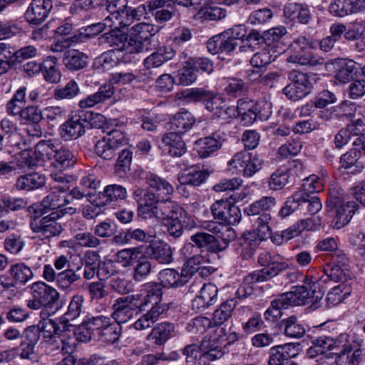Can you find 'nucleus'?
<instances>
[{
	"label": "nucleus",
	"instance_id": "obj_1",
	"mask_svg": "<svg viewBox=\"0 0 365 365\" xmlns=\"http://www.w3.org/2000/svg\"><path fill=\"white\" fill-rule=\"evenodd\" d=\"M144 290L146 294H133L139 297V303L141 307V311H145L148 305H152L145 314H143L133 324V327L136 330H144L150 328L155 323L159 317L168 310V304H160L163 287L162 284L158 282H148L143 284Z\"/></svg>",
	"mask_w": 365,
	"mask_h": 365
},
{
	"label": "nucleus",
	"instance_id": "obj_2",
	"mask_svg": "<svg viewBox=\"0 0 365 365\" xmlns=\"http://www.w3.org/2000/svg\"><path fill=\"white\" fill-rule=\"evenodd\" d=\"M186 365H208L209 361L220 359L224 355L218 339L205 338L200 345L191 344L182 349Z\"/></svg>",
	"mask_w": 365,
	"mask_h": 365
},
{
	"label": "nucleus",
	"instance_id": "obj_3",
	"mask_svg": "<svg viewBox=\"0 0 365 365\" xmlns=\"http://www.w3.org/2000/svg\"><path fill=\"white\" fill-rule=\"evenodd\" d=\"M257 262L263 268L249 273L247 281L251 282H267L288 268L287 263L283 261L281 255L265 250L259 254Z\"/></svg>",
	"mask_w": 365,
	"mask_h": 365
},
{
	"label": "nucleus",
	"instance_id": "obj_4",
	"mask_svg": "<svg viewBox=\"0 0 365 365\" xmlns=\"http://www.w3.org/2000/svg\"><path fill=\"white\" fill-rule=\"evenodd\" d=\"M287 61L299 66L322 65L324 58H318L312 51L311 41L305 36H298L290 45Z\"/></svg>",
	"mask_w": 365,
	"mask_h": 365
},
{
	"label": "nucleus",
	"instance_id": "obj_5",
	"mask_svg": "<svg viewBox=\"0 0 365 365\" xmlns=\"http://www.w3.org/2000/svg\"><path fill=\"white\" fill-rule=\"evenodd\" d=\"M276 205V200L272 196H264L247 205L244 212L249 216L259 215L256 220L257 229L263 235L271 232L269 223L271 220L270 212Z\"/></svg>",
	"mask_w": 365,
	"mask_h": 365
},
{
	"label": "nucleus",
	"instance_id": "obj_6",
	"mask_svg": "<svg viewBox=\"0 0 365 365\" xmlns=\"http://www.w3.org/2000/svg\"><path fill=\"white\" fill-rule=\"evenodd\" d=\"M240 26H235L219 35L214 36L207 42V48L212 54L230 53L239 45V41L244 37L240 35Z\"/></svg>",
	"mask_w": 365,
	"mask_h": 365
},
{
	"label": "nucleus",
	"instance_id": "obj_7",
	"mask_svg": "<svg viewBox=\"0 0 365 365\" xmlns=\"http://www.w3.org/2000/svg\"><path fill=\"white\" fill-rule=\"evenodd\" d=\"M228 165L242 173L244 177L250 178L262 168L264 159L257 153L242 150L233 155Z\"/></svg>",
	"mask_w": 365,
	"mask_h": 365
},
{
	"label": "nucleus",
	"instance_id": "obj_8",
	"mask_svg": "<svg viewBox=\"0 0 365 365\" xmlns=\"http://www.w3.org/2000/svg\"><path fill=\"white\" fill-rule=\"evenodd\" d=\"M327 208L331 215L335 217V227L338 229L349 222L358 209L354 201L344 202L341 197L331 195L327 200Z\"/></svg>",
	"mask_w": 365,
	"mask_h": 365
},
{
	"label": "nucleus",
	"instance_id": "obj_9",
	"mask_svg": "<svg viewBox=\"0 0 365 365\" xmlns=\"http://www.w3.org/2000/svg\"><path fill=\"white\" fill-rule=\"evenodd\" d=\"M138 302L139 297L133 294L118 298L113 304V319L119 324H124L143 312Z\"/></svg>",
	"mask_w": 365,
	"mask_h": 365
},
{
	"label": "nucleus",
	"instance_id": "obj_10",
	"mask_svg": "<svg viewBox=\"0 0 365 365\" xmlns=\"http://www.w3.org/2000/svg\"><path fill=\"white\" fill-rule=\"evenodd\" d=\"M158 31L155 26L145 22L138 23L130 28V38L136 53L153 49V37Z\"/></svg>",
	"mask_w": 365,
	"mask_h": 365
},
{
	"label": "nucleus",
	"instance_id": "obj_11",
	"mask_svg": "<svg viewBox=\"0 0 365 365\" xmlns=\"http://www.w3.org/2000/svg\"><path fill=\"white\" fill-rule=\"evenodd\" d=\"M28 289L32 294V297L43 305V310H44V312H46L48 308L52 309L54 306H56V310L53 312V314H54L64 304L61 302L60 305L58 304L61 297L60 293L56 289L47 285L44 282H35L26 288V289Z\"/></svg>",
	"mask_w": 365,
	"mask_h": 365
},
{
	"label": "nucleus",
	"instance_id": "obj_12",
	"mask_svg": "<svg viewBox=\"0 0 365 365\" xmlns=\"http://www.w3.org/2000/svg\"><path fill=\"white\" fill-rule=\"evenodd\" d=\"M58 146L52 140H41L35 145L34 150L24 148V166L34 168L41 161L52 162Z\"/></svg>",
	"mask_w": 365,
	"mask_h": 365
},
{
	"label": "nucleus",
	"instance_id": "obj_13",
	"mask_svg": "<svg viewBox=\"0 0 365 365\" xmlns=\"http://www.w3.org/2000/svg\"><path fill=\"white\" fill-rule=\"evenodd\" d=\"M211 212L214 219L225 225H237L242 217L239 207L225 200L215 201L211 206Z\"/></svg>",
	"mask_w": 365,
	"mask_h": 365
},
{
	"label": "nucleus",
	"instance_id": "obj_14",
	"mask_svg": "<svg viewBox=\"0 0 365 365\" xmlns=\"http://www.w3.org/2000/svg\"><path fill=\"white\" fill-rule=\"evenodd\" d=\"M120 29L112 28L110 31L100 36L97 41L99 45L108 44L114 51H123L126 53H136L133 43L128 34Z\"/></svg>",
	"mask_w": 365,
	"mask_h": 365
},
{
	"label": "nucleus",
	"instance_id": "obj_15",
	"mask_svg": "<svg viewBox=\"0 0 365 365\" xmlns=\"http://www.w3.org/2000/svg\"><path fill=\"white\" fill-rule=\"evenodd\" d=\"M69 189V186L63 185L54 186L53 190L45 197L41 203H35L29 206V210L36 213L43 212L44 214L50 210H55L66 206L64 195Z\"/></svg>",
	"mask_w": 365,
	"mask_h": 365
},
{
	"label": "nucleus",
	"instance_id": "obj_16",
	"mask_svg": "<svg viewBox=\"0 0 365 365\" xmlns=\"http://www.w3.org/2000/svg\"><path fill=\"white\" fill-rule=\"evenodd\" d=\"M207 95L204 105L214 116L225 120L236 117L235 107L227 106L225 98L222 94L208 91Z\"/></svg>",
	"mask_w": 365,
	"mask_h": 365
},
{
	"label": "nucleus",
	"instance_id": "obj_17",
	"mask_svg": "<svg viewBox=\"0 0 365 365\" xmlns=\"http://www.w3.org/2000/svg\"><path fill=\"white\" fill-rule=\"evenodd\" d=\"M300 351L299 343H287L272 346L269 349L268 365H283L296 357Z\"/></svg>",
	"mask_w": 365,
	"mask_h": 365
},
{
	"label": "nucleus",
	"instance_id": "obj_18",
	"mask_svg": "<svg viewBox=\"0 0 365 365\" xmlns=\"http://www.w3.org/2000/svg\"><path fill=\"white\" fill-rule=\"evenodd\" d=\"M175 53V51L170 46L160 47L156 51L148 56L143 61L145 68V78L143 81L148 79H153L151 76L152 72L150 69L155 68L161 66L165 62L171 60Z\"/></svg>",
	"mask_w": 365,
	"mask_h": 365
},
{
	"label": "nucleus",
	"instance_id": "obj_19",
	"mask_svg": "<svg viewBox=\"0 0 365 365\" xmlns=\"http://www.w3.org/2000/svg\"><path fill=\"white\" fill-rule=\"evenodd\" d=\"M40 335L41 329L38 326L31 325L24 330V344H27V349L24 348V365H38L39 356L34 349Z\"/></svg>",
	"mask_w": 365,
	"mask_h": 365
},
{
	"label": "nucleus",
	"instance_id": "obj_20",
	"mask_svg": "<svg viewBox=\"0 0 365 365\" xmlns=\"http://www.w3.org/2000/svg\"><path fill=\"white\" fill-rule=\"evenodd\" d=\"M52 7L51 0H33L24 17L30 24H39L47 17Z\"/></svg>",
	"mask_w": 365,
	"mask_h": 365
},
{
	"label": "nucleus",
	"instance_id": "obj_21",
	"mask_svg": "<svg viewBox=\"0 0 365 365\" xmlns=\"http://www.w3.org/2000/svg\"><path fill=\"white\" fill-rule=\"evenodd\" d=\"M88 123L86 118L81 115H74L61 125L60 135L65 140L76 139L85 133V128Z\"/></svg>",
	"mask_w": 365,
	"mask_h": 365
},
{
	"label": "nucleus",
	"instance_id": "obj_22",
	"mask_svg": "<svg viewBox=\"0 0 365 365\" xmlns=\"http://www.w3.org/2000/svg\"><path fill=\"white\" fill-rule=\"evenodd\" d=\"M225 134L217 132L212 136L205 137L196 141V150L200 158H207L221 148L225 140Z\"/></svg>",
	"mask_w": 365,
	"mask_h": 365
},
{
	"label": "nucleus",
	"instance_id": "obj_23",
	"mask_svg": "<svg viewBox=\"0 0 365 365\" xmlns=\"http://www.w3.org/2000/svg\"><path fill=\"white\" fill-rule=\"evenodd\" d=\"M217 293L218 289L215 284H205L192 302V309L200 311L214 304L217 301Z\"/></svg>",
	"mask_w": 365,
	"mask_h": 365
},
{
	"label": "nucleus",
	"instance_id": "obj_24",
	"mask_svg": "<svg viewBox=\"0 0 365 365\" xmlns=\"http://www.w3.org/2000/svg\"><path fill=\"white\" fill-rule=\"evenodd\" d=\"M145 254L146 257L160 264H170L173 260L170 247L163 241L153 242L152 240L146 247Z\"/></svg>",
	"mask_w": 365,
	"mask_h": 365
},
{
	"label": "nucleus",
	"instance_id": "obj_25",
	"mask_svg": "<svg viewBox=\"0 0 365 365\" xmlns=\"http://www.w3.org/2000/svg\"><path fill=\"white\" fill-rule=\"evenodd\" d=\"M284 16L291 21L297 20L302 24H307L312 19L309 6L299 3H289L284 7Z\"/></svg>",
	"mask_w": 365,
	"mask_h": 365
},
{
	"label": "nucleus",
	"instance_id": "obj_26",
	"mask_svg": "<svg viewBox=\"0 0 365 365\" xmlns=\"http://www.w3.org/2000/svg\"><path fill=\"white\" fill-rule=\"evenodd\" d=\"M180 134L172 131L164 134L162 138V143L171 156L180 157L186 153V145Z\"/></svg>",
	"mask_w": 365,
	"mask_h": 365
},
{
	"label": "nucleus",
	"instance_id": "obj_27",
	"mask_svg": "<svg viewBox=\"0 0 365 365\" xmlns=\"http://www.w3.org/2000/svg\"><path fill=\"white\" fill-rule=\"evenodd\" d=\"M341 342L332 337L321 336L312 341V345L307 350L310 357L324 354L329 351L339 349Z\"/></svg>",
	"mask_w": 365,
	"mask_h": 365
},
{
	"label": "nucleus",
	"instance_id": "obj_28",
	"mask_svg": "<svg viewBox=\"0 0 365 365\" xmlns=\"http://www.w3.org/2000/svg\"><path fill=\"white\" fill-rule=\"evenodd\" d=\"M141 7L145 10L144 5L140 6L137 9L128 6L126 9H124L108 20L109 23L111 22V24H109L108 27L124 29L130 26L139 16L138 12L141 11Z\"/></svg>",
	"mask_w": 365,
	"mask_h": 365
},
{
	"label": "nucleus",
	"instance_id": "obj_29",
	"mask_svg": "<svg viewBox=\"0 0 365 365\" xmlns=\"http://www.w3.org/2000/svg\"><path fill=\"white\" fill-rule=\"evenodd\" d=\"M126 196L125 187L116 184L109 185L105 187L103 192L99 193L98 199H95L93 202L96 207H101L115 200H123Z\"/></svg>",
	"mask_w": 365,
	"mask_h": 365
},
{
	"label": "nucleus",
	"instance_id": "obj_30",
	"mask_svg": "<svg viewBox=\"0 0 365 365\" xmlns=\"http://www.w3.org/2000/svg\"><path fill=\"white\" fill-rule=\"evenodd\" d=\"M114 94V86L111 84H105L100 86L98 91L78 102L81 108H92L110 98Z\"/></svg>",
	"mask_w": 365,
	"mask_h": 365
},
{
	"label": "nucleus",
	"instance_id": "obj_31",
	"mask_svg": "<svg viewBox=\"0 0 365 365\" xmlns=\"http://www.w3.org/2000/svg\"><path fill=\"white\" fill-rule=\"evenodd\" d=\"M208 175L209 173L202 170L199 166L192 165L179 173L178 179L182 185L198 186L206 180Z\"/></svg>",
	"mask_w": 365,
	"mask_h": 365
},
{
	"label": "nucleus",
	"instance_id": "obj_32",
	"mask_svg": "<svg viewBox=\"0 0 365 365\" xmlns=\"http://www.w3.org/2000/svg\"><path fill=\"white\" fill-rule=\"evenodd\" d=\"M148 201L138 216L144 220H155L158 222H161L164 199H160L154 194L151 198L148 197Z\"/></svg>",
	"mask_w": 365,
	"mask_h": 365
},
{
	"label": "nucleus",
	"instance_id": "obj_33",
	"mask_svg": "<svg viewBox=\"0 0 365 365\" xmlns=\"http://www.w3.org/2000/svg\"><path fill=\"white\" fill-rule=\"evenodd\" d=\"M76 162L75 155L68 148L58 146L51 165L62 171L74 166Z\"/></svg>",
	"mask_w": 365,
	"mask_h": 365
},
{
	"label": "nucleus",
	"instance_id": "obj_34",
	"mask_svg": "<svg viewBox=\"0 0 365 365\" xmlns=\"http://www.w3.org/2000/svg\"><path fill=\"white\" fill-rule=\"evenodd\" d=\"M195 123L194 115L185 109H181L170 120L171 128L181 134L188 131Z\"/></svg>",
	"mask_w": 365,
	"mask_h": 365
},
{
	"label": "nucleus",
	"instance_id": "obj_35",
	"mask_svg": "<svg viewBox=\"0 0 365 365\" xmlns=\"http://www.w3.org/2000/svg\"><path fill=\"white\" fill-rule=\"evenodd\" d=\"M159 279L162 287L178 288L187 284V279L182 274L174 269H164L159 272Z\"/></svg>",
	"mask_w": 365,
	"mask_h": 365
},
{
	"label": "nucleus",
	"instance_id": "obj_36",
	"mask_svg": "<svg viewBox=\"0 0 365 365\" xmlns=\"http://www.w3.org/2000/svg\"><path fill=\"white\" fill-rule=\"evenodd\" d=\"M78 270H80V267L76 270L66 269L58 273L56 283L57 287L66 293L71 292L73 290V285L81 279V274L78 273Z\"/></svg>",
	"mask_w": 365,
	"mask_h": 365
},
{
	"label": "nucleus",
	"instance_id": "obj_37",
	"mask_svg": "<svg viewBox=\"0 0 365 365\" xmlns=\"http://www.w3.org/2000/svg\"><path fill=\"white\" fill-rule=\"evenodd\" d=\"M78 222H74L73 227V240L76 245L82 247L87 248H98L101 245L102 241L96 237L94 232L76 231V227H77Z\"/></svg>",
	"mask_w": 365,
	"mask_h": 365
},
{
	"label": "nucleus",
	"instance_id": "obj_38",
	"mask_svg": "<svg viewBox=\"0 0 365 365\" xmlns=\"http://www.w3.org/2000/svg\"><path fill=\"white\" fill-rule=\"evenodd\" d=\"M88 56L78 50L67 51L63 55V63L70 70L77 71L85 68L88 64Z\"/></svg>",
	"mask_w": 365,
	"mask_h": 365
},
{
	"label": "nucleus",
	"instance_id": "obj_39",
	"mask_svg": "<svg viewBox=\"0 0 365 365\" xmlns=\"http://www.w3.org/2000/svg\"><path fill=\"white\" fill-rule=\"evenodd\" d=\"M163 218L161 222L170 220H182V218H187V213L176 202L169 199H164L163 210Z\"/></svg>",
	"mask_w": 365,
	"mask_h": 365
},
{
	"label": "nucleus",
	"instance_id": "obj_40",
	"mask_svg": "<svg viewBox=\"0 0 365 365\" xmlns=\"http://www.w3.org/2000/svg\"><path fill=\"white\" fill-rule=\"evenodd\" d=\"M308 291L305 283L302 286L293 287L292 291L283 293L282 295L289 307L300 306L307 304Z\"/></svg>",
	"mask_w": 365,
	"mask_h": 365
},
{
	"label": "nucleus",
	"instance_id": "obj_41",
	"mask_svg": "<svg viewBox=\"0 0 365 365\" xmlns=\"http://www.w3.org/2000/svg\"><path fill=\"white\" fill-rule=\"evenodd\" d=\"M175 326L170 322L158 324L151 331L150 337L157 345L165 344L173 334Z\"/></svg>",
	"mask_w": 365,
	"mask_h": 365
},
{
	"label": "nucleus",
	"instance_id": "obj_42",
	"mask_svg": "<svg viewBox=\"0 0 365 365\" xmlns=\"http://www.w3.org/2000/svg\"><path fill=\"white\" fill-rule=\"evenodd\" d=\"M108 25L109 22L105 21L104 23L93 24L86 27H82L78 30V34L71 36V41L72 43L83 42L84 39L91 38L103 32Z\"/></svg>",
	"mask_w": 365,
	"mask_h": 365
},
{
	"label": "nucleus",
	"instance_id": "obj_43",
	"mask_svg": "<svg viewBox=\"0 0 365 365\" xmlns=\"http://www.w3.org/2000/svg\"><path fill=\"white\" fill-rule=\"evenodd\" d=\"M361 152L356 149H351L349 151L343 154L340 158L341 166L344 169L354 168L351 173H359L364 168V165L361 161Z\"/></svg>",
	"mask_w": 365,
	"mask_h": 365
},
{
	"label": "nucleus",
	"instance_id": "obj_44",
	"mask_svg": "<svg viewBox=\"0 0 365 365\" xmlns=\"http://www.w3.org/2000/svg\"><path fill=\"white\" fill-rule=\"evenodd\" d=\"M147 183L150 187L155 190L160 197V195L167 196L171 195L173 191V187L165 179L153 173H149L146 177Z\"/></svg>",
	"mask_w": 365,
	"mask_h": 365
},
{
	"label": "nucleus",
	"instance_id": "obj_45",
	"mask_svg": "<svg viewBox=\"0 0 365 365\" xmlns=\"http://www.w3.org/2000/svg\"><path fill=\"white\" fill-rule=\"evenodd\" d=\"M235 306L236 302L232 299L222 303L213 313L211 320L214 326H220L227 322L231 317Z\"/></svg>",
	"mask_w": 365,
	"mask_h": 365
},
{
	"label": "nucleus",
	"instance_id": "obj_46",
	"mask_svg": "<svg viewBox=\"0 0 365 365\" xmlns=\"http://www.w3.org/2000/svg\"><path fill=\"white\" fill-rule=\"evenodd\" d=\"M81 93L77 82L70 80L63 87L57 86L53 91V98L56 100H71Z\"/></svg>",
	"mask_w": 365,
	"mask_h": 365
},
{
	"label": "nucleus",
	"instance_id": "obj_47",
	"mask_svg": "<svg viewBox=\"0 0 365 365\" xmlns=\"http://www.w3.org/2000/svg\"><path fill=\"white\" fill-rule=\"evenodd\" d=\"M326 281L327 279H321L320 280L307 283V288L309 289L307 304H311L310 307L313 309L318 307V303L324 296V290L322 288V283Z\"/></svg>",
	"mask_w": 365,
	"mask_h": 365
},
{
	"label": "nucleus",
	"instance_id": "obj_48",
	"mask_svg": "<svg viewBox=\"0 0 365 365\" xmlns=\"http://www.w3.org/2000/svg\"><path fill=\"white\" fill-rule=\"evenodd\" d=\"M57 58L56 57L47 58L43 63V75L44 79L50 83H58L61 78V73L57 68Z\"/></svg>",
	"mask_w": 365,
	"mask_h": 365
},
{
	"label": "nucleus",
	"instance_id": "obj_49",
	"mask_svg": "<svg viewBox=\"0 0 365 365\" xmlns=\"http://www.w3.org/2000/svg\"><path fill=\"white\" fill-rule=\"evenodd\" d=\"M224 91L228 96L237 98L245 95L249 91V86L241 78H231L227 80Z\"/></svg>",
	"mask_w": 365,
	"mask_h": 365
},
{
	"label": "nucleus",
	"instance_id": "obj_50",
	"mask_svg": "<svg viewBox=\"0 0 365 365\" xmlns=\"http://www.w3.org/2000/svg\"><path fill=\"white\" fill-rule=\"evenodd\" d=\"M324 272L327 278L341 284H344L351 277L347 267H343L339 264H327Z\"/></svg>",
	"mask_w": 365,
	"mask_h": 365
},
{
	"label": "nucleus",
	"instance_id": "obj_51",
	"mask_svg": "<svg viewBox=\"0 0 365 365\" xmlns=\"http://www.w3.org/2000/svg\"><path fill=\"white\" fill-rule=\"evenodd\" d=\"M84 302L85 299L82 294H76L73 295L68 302L67 310L63 314L65 318H68L71 321L78 319L83 312Z\"/></svg>",
	"mask_w": 365,
	"mask_h": 365
},
{
	"label": "nucleus",
	"instance_id": "obj_52",
	"mask_svg": "<svg viewBox=\"0 0 365 365\" xmlns=\"http://www.w3.org/2000/svg\"><path fill=\"white\" fill-rule=\"evenodd\" d=\"M121 329L120 325L110 319L108 325H106L98 337L102 341L113 344L118 340L121 334Z\"/></svg>",
	"mask_w": 365,
	"mask_h": 365
},
{
	"label": "nucleus",
	"instance_id": "obj_53",
	"mask_svg": "<svg viewBox=\"0 0 365 365\" xmlns=\"http://www.w3.org/2000/svg\"><path fill=\"white\" fill-rule=\"evenodd\" d=\"M213 326L214 324L210 318L200 316L192 319L187 324L186 329L192 334L200 335L205 333L207 329Z\"/></svg>",
	"mask_w": 365,
	"mask_h": 365
},
{
	"label": "nucleus",
	"instance_id": "obj_54",
	"mask_svg": "<svg viewBox=\"0 0 365 365\" xmlns=\"http://www.w3.org/2000/svg\"><path fill=\"white\" fill-rule=\"evenodd\" d=\"M301 212L304 214L314 215L321 210L322 205L317 196L310 197L307 193L301 192Z\"/></svg>",
	"mask_w": 365,
	"mask_h": 365
},
{
	"label": "nucleus",
	"instance_id": "obj_55",
	"mask_svg": "<svg viewBox=\"0 0 365 365\" xmlns=\"http://www.w3.org/2000/svg\"><path fill=\"white\" fill-rule=\"evenodd\" d=\"M282 294L276 299H274L270 307L265 311L264 317L266 320L274 321L282 316V309H288V305Z\"/></svg>",
	"mask_w": 365,
	"mask_h": 365
},
{
	"label": "nucleus",
	"instance_id": "obj_56",
	"mask_svg": "<svg viewBox=\"0 0 365 365\" xmlns=\"http://www.w3.org/2000/svg\"><path fill=\"white\" fill-rule=\"evenodd\" d=\"M284 326V334L292 338H301L305 334V328L299 323L295 316H291L282 321Z\"/></svg>",
	"mask_w": 365,
	"mask_h": 365
},
{
	"label": "nucleus",
	"instance_id": "obj_57",
	"mask_svg": "<svg viewBox=\"0 0 365 365\" xmlns=\"http://www.w3.org/2000/svg\"><path fill=\"white\" fill-rule=\"evenodd\" d=\"M152 263L146 256H142L137 261L133 273V279L135 282H142L150 274Z\"/></svg>",
	"mask_w": 365,
	"mask_h": 365
},
{
	"label": "nucleus",
	"instance_id": "obj_58",
	"mask_svg": "<svg viewBox=\"0 0 365 365\" xmlns=\"http://www.w3.org/2000/svg\"><path fill=\"white\" fill-rule=\"evenodd\" d=\"M301 192H297L288 197L280 209L278 215L280 217L284 218L289 216L294 212L299 210L301 211Z\"/></svg>",
	"mask_w": 365,
	"mask_h": 365
},
{
	"label": "nucleus",
	"instance_id": "obj_59",
	"mask_svg": "<svg viewBox=\"0 0 365 365\" xmlns=\"http://www.w3.org/2000/svg\"><path fill=\"white\" fill-rule=\"evenodd\" d=\"M85 319L87 322L86 325L91 330L94 337H98L106 325H108L110 319V317L103 315L87 316Z\"/></svg>",
	"mask_w": 365,
	"mask_h": 365
},
{
	"label": "nucleus",
	"instance_id": "obj_60",
	"mask_svg": "<svg viewBox=\"0 0 365 365\" xmlns=\"http://www.w3.org/2000/svg\"><path fill=\"white\" fill-rule=\"evenodd\" d=\"M208 91L203 88H187L177 93V98L180 100H185L187 102H198L204 103Z\"/></svg>",
	"mask_w": 365,
	"mask_h": 365
},
{
	"label": "nucleus",
	"instance_id": "obj_61",
	"mask_svg": "<svg viewBox=\"0 0 365 365\" xmlns=\"http://www.w3.org/2000/svg\"><path fill=\"white\" fill-rule=\"evenodd\" d=\"M350 294V289L345 284L334 287L327 296L329 304L334 306L341 302Z\"/></svg>",
	"mask_w": 365,
	"mask_h": 365
},
{
	"label": "nucleus",
	"instance_id": "obj_62",
	"mask_svg": "<svg viewBox=\"0 0 365 365\" xmlns=\"http://www.w3.org/2000/svg\"><path fill=\"white\" fill-rule=\"evenodd\" d=\"M117 150L118 149L104 137L98 140L95 146L96 153L99 157L106 160L113 159L115 156Z\"/></svg>",
	"mask_w": 365,
	"mask_h": 365
},
{
	"label": "nucleus",
	"instance_id": "obj_63",
	"mask_svg": "<svg viewBox=\"0 0 365 365\" xmlns=\"http://www.w3.org/2000/svg\"><path fill=\"white\" fill-rule=\"evenodd\" d=\"M289 174L287 170H277L268 180L269 189L273 190H282L289 182Z\"/></svg>",
	"mask_w": 365,
	"mask_h": 365
},
{
	"label": "nucleus",
	"instance_id": "obj_64",
	"mask_svg": "<svg viewBox=\"0 0 365 365\" xmlns=\"http://www.w3.org/2000/svg\"><path fill=\"white\" fill-rule=\"evenodd\" d=\"M356 64L352 60L345 61L336 73V79L341 83L349 81L356 71Z\"/></svg>",
	"mask_w": 365,
	"mask_h": 365
}]
</instances>
